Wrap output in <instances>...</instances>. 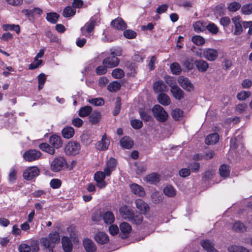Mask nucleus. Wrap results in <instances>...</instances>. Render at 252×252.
I'll use <instances>...</instances> for the list:
<instances>
[{
    "instance_id": "f257e3e1",
    "label": "nucleus",
    "mask_w": 252,
    "mask_h": 252,
    "mask_svg": "<svg viewBox=\"0 0 252 252\" xmlns=\"http://www.w3.org/2000/svg\"><path fill=\"white\" fill-rule=\"evenodd\" d=\"M49 240L47 238H42L40 240L41 245L45 249H48L50 251H53L54 244L60 241V236L57 232H51L49 235Z\"/></svg>"
},
{
    "instance_id": "f03ea898",
    "label": "nucleus",
    "mask_w": 252,
    "mask_h": 252,
    "mask_svg": "<svg viewBox=\"0 0 252 252\" xmlns=\"http://www.w3.org/2000/svg\"><path fill=\"white\" fill-rule=\"evenodd\" d=\"M67 232L69 234V237L64 236V252H71L72 250L71 241H76L74 227L70 226L67 228Z\"/></svg>"
},
{
    "instance_id": "7ed1b4c3",
    "label": "nucleus",
    "mask_w": 252,
    "mask_h": 252,
    "mask_svg": "<svg viewBox=\"0 0 252 252\" xmlns=\"http://www.w3.org/2000/svg\"><path fill=\"white\" fill-rule=\"evenodd\" d=\"M154 116L159 122H164L167 120L168 115L164 108L159 105L154 106L152 109Z\"/></svg>"
},
{
    "instance_id": "20e7f679",
    "label": "nucleus",
    "mask_w": 252,
    "mask_h": 252,
    "mask_svg": "<svg viewBox=\"0 0 252 252\" xmlns=\"http://www.w3.org/2000/svg\"><path fill=\"white\" fill-rule=\"evenodd\" d=\"M41 155L42 154L39 151L35 149H30L24 153L23 158L25 160L32 162L39 159Z\"/></svg>"
},
{
    "instance_id": "39448f33",
    "label": "nucleus",
    "mask_w": 252,
    "mask_h": 252,
    "mask_svg": "<svg viewBox=\"0 0 252 252\" xmlns=\"http://www.w3.org/2000/svg\"><path fill=\"white\" fill-rule=\"evenodd\" d=\"M39 172V169L37 166H30L24 170L23 176L25 180L30 181L38 176Z\"/></svg>"
},
{
    "instance_id": "423d86ee",
    "label": "nucleus",
    "mask_w": 252,
    "mask_h": 252,
    "mask_svg": "<svg viewBox=\"0 0 252 252\" xmlns=\"http://www.w3.org/2000/svg\"><path fill=\"white\" fill-rule=\"evenodd\" d=\"M80 150V145L76 141H71L65 146L64 151L68 155H75L79 153Z\"/></svg>"
},
{
    "instance_id": "0eeeda50",
    "label": "nucleus",
    "mask_w": 252,
    "mask_h": 252,
    "mask_svg": "<svg viewBox=\"0 0 252 252\" xmlns=\"http://www.w3.org/2000/svg\"><path fill=\"white\" fill-rule=\"evenodd\" d=\"M219 56L218 51L214 48L203 49V57L210 62L216 61Z\"/></svg>"
},
{
    "instance_id": "6e6552de",
    "label": "nucleus",
    "mask_w": 252,
    "mask_h": 252,
    "mask_svg": "<svg viewBox=\"0 0 252 252\" xmlns=\"http://www.w3.org/2000/svg\"><path fill=\"white\" fill-rule=\"evenodd\" d=\"M232 21L234 24L233 34L235 35H240L243 31L241 18L239 16H235L232 19Z\"/></svg>"
},
{
    "instance_id": "1a4fd4ad",
    "label": "nucleus",
    "mask_w": 252,
    "mask_h": 252,
    "mask_svg": "<svg viewBox=\"0 0 252 252\" xmlns=\"http://www.w3.org/2000/svg\"><path fill=\"white\" fill-rule=\"evenodd\" d=\"M179 85L185 90L190 92L193 89V85L187 77L181 76L178 79Z\"/></svg>"
},
{
    "instance_id": "9d476101",
    "label": "nucleus",
    "mask_w": 252,
    "mask_h": 252,
    "mask_svg": "<svg viewBox=\"0 0 252 252\" xmlns=\"http://www.w3.org/2000/svg\"><path fill=\"white\" fill-rule=\"evenodd\" d=\"M95 22V20L91 19L89 22L87 23L81 29L82 34L85 36H87V34L90 33L94 30Z\"/></svg>"
},
{
    "instance_id": "9b49d317",
    "label": "nucleus",
    "mask_w": 252,
    "mask_h": 252,
    "mask_svg": "<svg viewBox=\"0 0 252 252\" xmlns=\"http://www.w3.org/2000/svg\"><path fill=\"white\" fill-rule=\"evenodd\" d=\"M200 244L207 252H219L215 247V243L210 240L201 241Z\"/></svg>"
},
{
    "instance_id": "f8f14e48",
    "label": "nucleus",
    "mask_w": 252,
    "mask_h": 252,
    "mask_svg": "<svg viewBox=\"0 0 252 252\" xmlns=\"http://www.w3.org/2000/svg\"><path fill=\"white\" fill-rule=\"evenodd\" d=\"M120 214L122 217L125 220H130L133 215L134 211L127 206H123L120 208Z\"/></svg>"
},
{
    "instance_id": "ddd939ff",
    "label": "nucleus",
    "mask_w": 252,
    "mask_h": 252,
    "mask_svg": "<svg viewBox=\"0 0 252 252\" xmlns=\"http://www.w3.org/2000/svg\"><path fill=\"white\" fill-rule=\"evenodd\" d=\"M119 60L115 56L109 57L104 59L103 64L106 67L113 68L119 64Z\"/></svg>"
},
{
    "instance_id": "4468645a",
    "label": "nucleus",
    "mask_w": 252,
    "mask_h": 252,
    "mask_svg": "<svg viewBox=\"0 0 252 252\" xmlns=\"http://www.w3.org/2000/svg\"><path fill=\"white\" fill-rule=\"evenodd\" d=\"M136 208L139 210L142 214H146L149 210L148 205L143 200L140 199L135 201Z\"/></svg>"
},
{
    "instance_id": "2eb2a0df",
    "label": "nucleus",
    "mask_w": 252,
    "mask_h": 252,
    "mask_svg": "<svg viewBox=\"0 0 252 252\" xmlns=\"http://www.w3.org/2000/svg\"><path fill=\"white\" fill-rule=\"evenodd\" d=\"M194 63L197 70L201 72H206L209 68V63L202 59L195 60Z\"/></svg>"
},
{
    "instance_id": "dca6fc26",
    "label": "nucleus",
    "mask_w": 252,
    "mask_h": 252,
    "mask_svg": "<svg viewBox=\"0 0 252 252\" xmlns=\"http://www.w3.org/2000/svg\"><path fill=\"white\" fill-rule=\"evenodd\" d=\"M109 144V139L105 135H104L101 140L95 144V147L99 151H104L108 149Z\"/></svg>"
},
{
    "instance_id": "f3484780",
    "label": "nucleus",
    "mask_w": 252,
    "mask_h": 252,
    "mask_svg": "<svg viewBox=\"0 0 252 252\" xmlns=\"http://www.w3.org/2000/svg\"><path fill=\"white\" fill-rule=\"evenodd\" d=\"M131 192L134 194L142 197L145 194L144 189L140 185L137 184H132L129 186Z\"/></svg>"
},
{
    "instance_id": "a211bd4d",
    "label": "nucleus",
    "mask_w": 252,
    "mask_h": 252,
    "mask_svg": "<svg viewBox=\"0 0 252 252\" xmlns=\"http://www.w3.org/2000/svg\"><path fill=\"white\" fill-rule=\"evenodd\" d=\"M112 26L117 30H124L126 28V24L121 18H117L111 22Z\"/></svg>"
},
{
    "instance_id": "6ab92c4d",
    "label": "nucleus",
    "mask_w": 252,
    "mask_h": 252,
    "mask_svg": "<svg viewBox=\"0 0 252 252\" xmlns=\"http://www.w3.org/2000/svg\"><path fill=\"white\" fill-rule=\"evenodd\" d=\"M121 235L123 238H126L131 230V226L127 223L124 222L120 225Z\"/></svg>"
},
{
    "instance_id": "aec40b11",
    "label": "nucleus",
    "mask_w": 252,
    "mask_h": 252,
    "mask_svg": "<svg viewBox=\"0 0 252 252\" xmlns=\"http://www.w3.org/2000/svg\"><path fill=\"white\" fill-rule=\"evenodd\" d=\"M63 165V158L59 157L56 158L52 162L51 169L54 172H58L61 170Z\"/></svg>"
},
{
    "instance_id": "412c9836",
    "label": "nucleus",
    "mask_w": 252,
    "mask_h": 252,
    "mask_svg": "<svg viewBox=\"0 0 252 252\" xmlns=\"http://www.w3.org/2000/svg\"><path fill=\"white\" fill-rule=\"evenodd\" d=\"M83 245L87 252H95L96 250L95 245L89 239H85L83 241Z\"/></svg>"
},
{
    "instance_id": "4be33fe9",
    "label": "nucleus",
    "mask_w": 252,
    "mask_h": 252,
    "mask_svg": "<svg viewBox=\"0 0 252 252\" xmlns=\"http://www.w3.org/2000/svg\"><path fill=\"white\" fill-rule=\"evenodd\" d=\"M173 96L177 99L180 100L184 96V92L177 86L174 85L171 88Z\"/></svg>"
},
{
    "instance_id": "5701e85b",
    "label": "nucleus",
    "mask_w": 252,
    "mask_h": 252,
    "mask_svg": "<svg viewBox=\"0 0 252 252\" xmlns=\"http://www.w3.org/2000/svg\"><path fill=\"white\" fill-rule=\"evenodd\" d=\"M158 102L163 106H167L171 103L169 97L164 93L159 94L157 97Z\"/></svg>"
},
{
    "instance_id": "b1692460",
    "label": "nucleus",
    "mask_w": 252,
    "mask_h": 252,
    "mask_svg": "<svg viewBox=\"0 0 252 252\" xmlns=\"http://www.w3.org/2000/svg\"><path fill=\"white\" fill-rule=\"evenodd\" d=\"M95 240L97 243L104 244L109 241V238L106 233L100 232L95 235Z\"/></svg>"
},
{
    "instance_id": "393cba45",
    "label": "nucleus",
    "mask_w": 252,
    "mask_h": 252,
    "mask_svg": "<svg viewBox=\"0 0 252 252\" xmlns=\"http://www.w3.org/2000/svg\"><path fill=\"white\" fill-rule=\"evenodd\" d=\"M50 144L54 147V148L58 149L61 147L62 141L60 136L54 135H52L49 140Z\"/></svg>"
},
{
    "instance_id": "a878e982",
    "label": "nucleus",
    "mask_w": 252,
    "mask_h": 252,
    "mask_svg": "<svg viewBox=\"0 0 252 252\" xmlns=\"http://www.w3.org/2000/svg\"><path fill=\"white\" fill-rule=\"evenodd\" d=\"M154 91L157 92H163L167 90V86L161 81L155 82L153 86Z\"/></svg>"
},
{
    "instance_id": "bb28decb",
    "label": "nucleus",
    "mask_w": 252,
    "mask_h": 252,
    "mask_svg": "<svg viewBox=\"0 0 252 252\" xmlns=\"http://www.w3.org/2000/svg\"><path fill=\"white\" fill-rule=\"evenodd\" d=\"M144 181L149 184H156L159 181V176L155 173H152L145 177Z\"/></svg>"
},
{
    "instance_id": "cd10ccee",
    "label": "nucleus",
    "mask_w": 252,
    "mask_h": 252,
    "mask_svg": "<svg viewBox=\"0 0 252 252\" xmlns=\"http://www.w3.org/2000/svg\"><path fill=\"white\" fill-rule=\"evenodd\" d=\"M219 136L217 133L209 135L205 139V143L208 145L215 144L218 142Z\"/></svg>"
},
{
    "instance_id": "c85d7f7f",
    "label": "nucleus",
    "mask_w": 252,
    "mask_h": 252,
    "mask_svg": "<svg viewBox=\"0 0 252 252\" xmlns=\"http://www.w3.org/2000/svg\"><path fill=\"white\" fill-rule=\"evenodd\" d=\"M121 146L126 149H130L133 145V141L129 137H124L120 140Z\"/></svg>"
},
{
    "instance_id": "c756f323",
    "label": "nucleus",
    "mask_w": 252,
    "mask_h": 252,
    "mask_svg": "<svg viewBox=\"0 0 252 252\" xmlns=\"http://www.w3.org/2000/svg\"><path fill=\"white\" fill-rule=\"evenodd\" d=\"M100 119L101 115L98 111H94L89 116V121L93 125L98 123Z\"/></svg>"
},
{
    "instance_id": "7c9ffc66",
    "label": "nucleus",
    "mask_w": 252,
    "mask_h": 252,
    "mask_svg": "<svg viewBox=\"0 0 252 252\" xmlns=\"http://www.w3.org/2000/svg\"><path fill=\"white\" fill-rule=\"evenodd\" d=\"M39 147L42 151L45 152L50 155H53L55 154V151L54 148L46 143H42L40 144Z\"/></svg>"
},
{
    "instance_id": "2f4dec72",
    "label": "nucleus",
    "mask_w": 252,
    "mask_h": 252,
    "mask_svg": "<svg viewBox=\"0 0 252 252\" xmlns=\"http://www.w3.org/2000/svg\"><path fill=\"white\" fill-rule=\"evenodd\" d=\"M103 220L106 224H111L115 220L114 214L111 212H106L103 215Z\"/></svg>"
},
{
    "instance_id": "473e14b6",
    "label": "nucleus",
    "mask_w": 252,
    "mask_h": 252,
    "mask_svg": "<svg viewBox=\"0 0 252 252\" xmlns=\"http://www.w3.org/2000/svg\"><path fill=\"white\" fill-rule=\"evenodd\" d=\"M230 170L227 164L221 165L219 169L220 174L222 177H227L229 175Z\"/></svg>"
},
{
    "instance_id": "72a5a7b5",
    "label": "nucleus",
    "mask_w": 252,
    "mask_h": 252,
    "mask_svg": "<svg viewBox=\"0 0 252 252\" xmlns=\"http://www.w3.org/2000/svg\"><path fill=\"white\" fill-rule=\"evenodd\" d=\"M206 23L201 21H198L195 22L193 25L194 30L197 32H203L205 30Z\"/></svg>"
},
{
    "instance_id": "f704fd0d",
    "label": "nucleus",
    "mask_w": 252,
    "mask_h": 252,
    "mask_svg": "<svg viewBox=\"0 0 252 252\" xmlns=\"http://www.w3.org/2000/svg\"><path fill=\"white\" fill-rule=\"evenodd\" d=\"M92 111V108L90 106L81 107L79 111V115L81 117L88 116Z\"/></svg>"
},
{
    "instance_id": "c9c22d12",
    "label": "nucleus",
    "mask_w": 252,
    "mask_h": 252,
    "mask_svg": "<svg viewBox=\"0 0 252 252\" xmlns=\"http://www.w3.org/2000/svg\"><path fill=\"white\" fill-rule=\"evenodd\" d=\"M59 17V16L57 13L50 12L47 14L46 19L51 23L55 24L57 22Z\"/></svg>"
},
{
    "instance_id": "e433bc0d",
    "label": "nucleus",
    "mask_w": 252,
    "mask_h": 252,
    "mask_svg": "<svg viewBox=\"0 0 252 252\" xmlns=\"http://www.w3.org/2000/svg\"><path fill=\"white\" fill-rule=\"evenodd\" d=\"M81 141L84 145H89L93 141L92 136L90 133H84L81 136Z\"/></svg>"
},
{
    "instance_id": "4c0bfd02",
    "label": "nucleus",
    "mask_w": 252,
    "mask_h": 252,
    "mask_svg": "<svg viewBox=\"0 0 252 252\" xmlns=\"http://www.w3.org/2000/svg\"><path fill=\"white\" fill-rule=\"evenodd\" d=\"M74 129L71 126L64 127V138L69 139L73 136Z\"/></svg>"
},
{
    "instance_id": "58836bf2",
    "label": "nucleus",
    "mask_w": 252,
    "mask_h": 252,
    "mask_svg": "<svg viewBox=\"0 0 252 252\" xmlns=\"http://www.w3.org/2000/svg\"><path fill=\"white\" fill-rule=\"evenodd\" d=\"M121 86L120 83L117 81H113L108 85L107 89L111 92H117L120 89Z\"/></svg>"
},
{
    "instance_id": "ea45409f",
    "label": "nucleus",
    "mask_w": 252,
    "mask_h": 252,
    "mask_svg": "<svg viewBox=\"0 0 252 252\" xmlns=\"http://www.w3.org/2000/svg\"><path fill=\"white\" fill-rule=\"evenodd\" d=\"M37 78L38 83V88L39 90H40L44 87V83L46 81L47 76L44 73H40L38 75Z\"/></svg>"
},
{
    "instance_id": "a19ab883",
    "label": "nucleus",
    "mask_w": 252,
    "mask_h": 252,
    "mask_svg": "<svg viewBox=\"0 0 252 252\" xmlns=\"http://www.w3.org/2000/svg\"><path fill=\"white\" fill-rule=\"evenodd\" d=\"M153 202L155 204H158L162 200L163 196L161 193L159 192H154L151 195Z\"/></svg>"
},
{
    "instance_id": "79ce46f5",
    "label": "nucleus",
    "mask_w": 252,
    "mask_h": 252,
    "mask_svg": "<svg viewBox=\"0 0 252 252\" xmlns=\"http://www.w3.org/2000/svg\"><path fill=\"white\" fill-rule=\"evenodd\" d=\"M132 216V218L130 219V221L139 224L141 223L143 220V217L141 214L137 213H135L133 212V215Z\"/></svg>"
},
{
    "instance_id": "37998d69",
    "label": "nucleus",
    "mask_w": 252,
    "mask_h": 252,
    "mask_svg": "<svg viewBox=\"0 0 252 252\" xmlns=\"http://www.w3.org/2000/svg\"><path fill=\"white\" fill-rule=\"evenodd\" d=\"M164 194L168 197H173L176 194V191L172 186H168L164 188L163 189Z\"/></svg>"
},
{
    "instance_id": "c03bdc74",
    "label": "nucleus",
    "mask_w": 252,
    "mask_h": 252,
    "mask_svg": "<svg viewBox=\"0 0 252 252\" xmlns=\"http://www.w3.org/2000/svg\"><path fill=\"white\" fill-rule=\"evenodd\" d=\"M171 115L175 120H179L183 115V112L179 109L176 108L172 110Z\"/></svg>"
},
{
    "instance_id": "a18cd8bd",
    "label": "nucleus",
    "mask_w": 252,
    "mask_h": 252,
    "mask_svg": "<svg viewBox=\"0 0 252 252\" xmlns=\"http://www.w3.org/2000/svg\"><path fill=\"white\" fill-rule=\"evenodd\" d=\"M228 250L229 252H249L246 248L237 246H231Z\"/></svg>"
},
{
    "instance_id": "49530a36",
    "label": "nucleus",
    "mask_w": 252,
    "mask_h": 252,
    "mask_svg": "<svg viewBox=\"0 0 252 252\" xmlns=\"http://www.w3.org/2000/svg\"><path fill=\"white\" fill-rule=\"evenodd\" d=\"M170 69L173 74L178 75L182 71L181 67L177 63H173L170 65Z\"/></svg>"
},
{
    "instance_id": "de8ad7c7",
    "label": "nucleus",
    "mask_w": 252,
    "mask_h": 252,
    "mask_svg": "<svg viewBox=\"0 0 252 252\" xmlns=\"http://www.w3.org/2000/svg\"><path fill=\"white\" fill-rule=\"evenodd\" d=\"M111 74L114 78L120 79L124 76L125 73L122 69L120 68H116L112 71Z\"/></svg>"
},
{
    "instance_id": "09e8293b",
    "label": "nucleus",
    "mask_w": 252,
    "mask_h": 252,
    "mask_svg": "<svg viewBox=\"0 0 252 252\" xmlns=\"http://www.w3.org/2000/svg\"><path fill=\"white\" fill-rule=\"evenodd\" d=\"M233 229L235 231L243 232L246 230V227L243 223L237 221L234 223Z\"/></svg>"
},
{
    "instance_id": "8fccbe9b",
    "label": "nucleus",
    "mask_w": 252,
    "mask_h": 252,
    "mask_svg": "<svg viewBox=\"0 0 252 252\" xmlns=\"http://www.w3.org/2000/svg\"><path fill=\"white\" fill-rule=\"evenodd\" d=\"M17 171L15 168H12L10 169L8 176V181L10 183H15L17 178Z\"/></svg>"
},
{
    "instance_id": "3c124183",
    "label": "nucleus",
    "mask_w": 252,
    "mask_h": 252,
    "mask_svg": "<svg viewBox=\"0 0 252 252\" xmlns=\"http://www.w3.org/2000/svg\"><path fill=\"white\" fill-rule=\"evenodd\" d=\"M242 13L245 15H250L252 13V3L244 5L241 8Z\"/></svg>"
},
{
    "instance_id": "603ef678",
    "label": "nucleus",
    "mask_w": 252,
    "mask_h": 252,
    "mask_svg": "<svg viewBox=\"0 0 252 252\" xmlns=\"http://www.w3.org/2000/svg\"><path fill=\"white\" fill-rule=\"evenodd\" d=\"M42 63V60L34 58L33 62L29 65V68L31 70L38 68Z\"/></svg>"
},
{
    "instance_id": "864d4df0",
    "label": "nucleus",
    "mask_w": 252,
    "mask_h": 252,
    "mask_svg": "<svg viewBox=\"0 0 252 252\" xmlns=\"http://www.w3.org/2000/svg\"><path fill=\"white\" fill-rule=\"evenodd\" d=\"M192 41L197 45H202L205 43L204 38L199 35L193 36L191 38Z\"/></svg>"
},
{
    "instance_id": "5fc2aeb1",
    "label": "nucleus",
    "mask_w": 252,
    "mask_h": 252,
    "mask_svg": "<svg viewBox=\"0 0 252 252\" xmlns=\"http://www.w3.org/2000/svg\"><path fill=\"white\" fill-rule=\"evenodd\" d=\"M76 13V9L70 6L64 9V17H69L73 16Z\"/></svg>"
},
{
    "instance_id": "6e6d98bb",
    "label": "nucleus",
    "mask_w": 252,
    "mask_h": 252,
    "mask_svg": "<svg viewBox=\"0 0 252 252\" xmlns=\"http://www.w3.org/2000/svg\"><path fill=\"white\" fill-rule=\"evenodd\" d=\"M251 95V93L248 91H242L238 93L237 98L241 101L245 100L248 98Z\"/></svg>"
},
{
    "instance_id": "4d7b16f0",
    "label": "nucleus",
    "mask_w": 252,
    "mask_h": 252,
    "mask_svg": "<svg viewBox=\"0 0 252 252\" xmlns=\"http://www.w3.org/2000/svg\"><path fill=\"white\" fill-rule=\"evenodd\" d=\"M88 101L90 103L95 106H102L104 103V100L100 98L90 99Z\"/></svg>"
},
{
    "instance_id": "13d9d810",
    "label": "nucleus",
    "mask_w": 252,
    "mask_h": 252,
    "mask_svg": "<svg viewBox=\"0 0 252 252\" xmlns=\"http://www.w3.org/2000/svg\"><path fill=\"white\" fill-rule=\"evenodd\" d=\"M240 7V4L237 2H231L228 6V9L231 12H235L239 10Z\"/></svg>"
},
{
    "instance_id": "bf43d9fd",
    "label": "nucleus",
    "mask_w": 252,
    "mask_h": 252,
    "mask_svg": "<svg viewBox=\"0 0 252 252\" xmlns=\"http://www.w3.org/2000/svg\"><path fill=\"white\" fill-rule=\"evenodd\" d=\"M124 35L127 39H133L136 36V33L132 30H127L124 32Z\"/></svg>"
},
{
    "instance_id": "052dcab7",
    "label": "nucleus",
    "mask_w": 252,
    "mask_h": 252,
    "mask_svg": "<svg viewBox=\"0 0 252 252\" xmlns=\"http://www.w3.org/2000/svg\"><path fill=\"white\" fill-rule=\"evenodd\" d=\"M130 124L132 127L134 129H139L143 126L142 122L139 120H132L130 121Z\"/></svg>"
},
{
    "instance_id": "680f3d73",
    "label": "nucleus",
    "mask_w": 252,
    "mask_h": 252,
    "mask_svg": "<svg viewBox=\"0 0 252 252\" xmlns=\"http://www.w3.org/2000/svg\"><path fill=\"white\" fill-rule=\"evenodd\" d=\"M121 106V98L117 97L115 102V107L113 112V115L116 116L120 112Z\"/></svg>"
},
{
    "instance_id": "e2e57ef3",
    "label": "nucleus",
    "mask_w": 252,
    "mask_h": 252,
    "mask_svg": "<svg viewBox=\"0 0 252 252\" xmlns=\"http://www.w3.org/2000/svg\"><path fill=\"white\" fill-rule=\"evenodd\" d=\"M206 28L213 34H216L219 31L218 27L214 23L209 24L207 26L206 25Z\"/></svg>"
},
{
    "instance_id": "0e129e2a",
    "label": "nucleus",
    "mask_w": 252,
    "mask_h": 252,
    "mask_svg": "<svg viewBox=\"0 0 252 252\" xmlns=\"http://www.w3.org/2000/svg\"><path fill=\"white\" fill-rule=\"evenodd\" d=\"M168 8V5L166 4H163L158 6L156 9V13L158 14H161L165 13Z\"/></svg>"
},
{
    "instance_id": "69168bd1",
    "label": "nucleus",
    "mask_w": 252,
    "mask_h": 252,
    "mask_svg": "<svg viewBox=\"0 0 252 252\" xmlns=\"http://www.w3.org/2000/svg\"><path fill=\"white\" fill-rule=\"evenodd\" d=\"M50 184L53 189H58L61 187L62 182L59 179H54L50 181Z\"/></svg>"
},
{
    "instance_id": "338daca9",
    "label": "nucleus",
    "mask_w": 252,
    "mask_h": 252,
    "mask_svg": "<svg viewBox=\"0 0 252 252\" xmlns=\"http://www.w3.org/2000/svg\"><path fill=\"white\" fill-rule=\"evenodd\" d=\"M105 174L102 171H98L94 174V179L95 182L104 180Z\"/></svg>"
},
{
    "instance_id": "774afa93",
    "label": "nucleus",
    "mask_w": 252,
    "mask_h": 252,
    "mask_svg": "<svg viewBox=\"0 0 252 252\" xmlns=\"http://www.w3.org/2000/svg\"><path fill=\"white\" fill-rule=\"evenodd\" d=\"M111 54L112 56H120L122 54V50L120 47L112 48L110 50Z\"/></svg>"
}]
</instances>
